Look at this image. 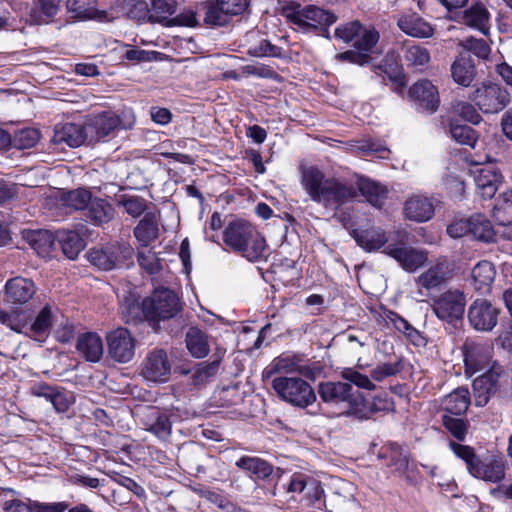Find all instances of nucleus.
Wrapping results in <instances>:
<instances>
[{
    "mask_svg": "<svg viewBox=\"0 0 512 512\" xmlns=\"http://www.w3.org/2000/svg\"><path fill=\"white\" fill-rule=\"evenodd\" d=\"M301 185L313 202L333 210L339 209L357 196L353 184L335 177H326L314 166L303 169Z\"/></svg>",
    "mask_w": 512,
    "mask_h": 512,
    "instance_id": "f257e3e1",
    "label": "nucleus"
},
{
    "mask_svg": "<svg viewBox=\"0 0 512 512\" xmlns=\"http://www.w3.org/2000/svg\"><path fill=\"white\" fill-rule=\"evenodd\" d=\"M222 241L227 251L238 254L251 263L266 258L268 245L265 237L255 225L245 219L229 221L222 231Z\"/></svg>",
    "mask_w": 512,
    "mask_h": 512,
    "instance_id": "f03ea898",
    "label": "nucleus"
},
{
    "mask_svg": "<svg viewBox=\"0 0 512 512\" xmlns=\"http://www.w3.org/2000/svg\"><path fill=\"white\" fill-rule=\"evenodd\" d=\"M509 373L500 364L494 362L492 366L473 380L472 388L474 401L477 407L487 405L492 396L510 398L512 393L508 388Z\"/></svg>",
    "mask_w": 512,
    "mask_h": 512,
    "instance_id": "7ed1b4c3",
    "label": "nucleus"
},
{
    "mask_svg": "<svg viewBox=\"0 0 512 512\" xmlns=\"http://www.w3.org/2000/svg\"><path fill=\"white\" fill-rule=\"evenodd\" d=\"M271 386L281 400L297 408L305 409L317 400L312 386L301 377L277 376Z\"/></svg>",
    "mask_w": 512,
    "mask_h": 512,
    "instance_id": "20e7f679",
    "label": "nucleus"
},
{
    "mask_svg": "<svg viewBox=\"0 0 512 512\" xmlns=\"http://www.w3.org/2000/svg\"><path fill=\"white\" fill-rule=\"evenodd\" d=\"M144 308L151 325H158L176 317L182 310V303L175 291L158 287L150 296L144 298Z\"/></svg>",
    "mask_w": 512,
    "mask_h": 512,
    "instance_id": "39448f33",
    "label": "nucleus"
},
{
    "mask_svg": "<svg viewBox=\"0 0 512 512\" xmlns=\"http://www.w3.org/2000/svg\"><path fill=\"white\" fill-rule=\"evenodd\" d=\"M237 468L247 472L255 480H260L267 486L270 495L276 496L279 491V483L286 474L285 470L273 466L270 462L256 456H241L236 462Z\"/></svg>",
    "mask_w": 512,
    "mask_h": 512,
    "instance_id": "423d86ee",
    "label": "nucleus"
},
{
    "mask_svg": "<svg viewBox=\"0 0 512 512\" xmlns=\"http://www.w3.org/2000/svg\"><path fill=\"white\" fill-rule=\"evenodd\" d=\"M468 99L484 114H497L511 102L509 91L499 83L482 82L469 95Z\"/></svg>",
    "mask_w": 512,
    "mask_h": 512,
    "instance_id": "0eeeda50",
    "label": "nucleus"
},
{
    "mask_svg": "<svg viewBox=\"0 0 512 512\" xmlns=\"http://www.w3.org/2000/svg\"><path fill=\"white\" fill-rule=\"evenodd\" d=\"M291 494V499L303 502L307 506L320 509L322 506L323 487L319 481L303 473H294L287 483L279 486L278 492Z\"/></svg>",
    "mask_w": 512,
    "mask_h": 512,
    "instance_id": "6e6552de",
    "label": "nucleus"
},
{
    "mask_svg": "<svg viewBox=\"0 0 512 512\" xmlns=\"http://www.w3.org/2000/svg\"><path fill=\"white\" fill-rule=\"evenodd\" d=\"M466 304V295L462 290L448 289L433 299L431 307L439 320L457 326L463 320Z\"/></svg>",
    "mask_w": 512,
    "mask_h": 512,
    "instance_id": "1a4fd4ad",
    "label": "nucleus"
},
{
    "mask_svg": "<svg viewBox=\"0 0 512 512\" xmlns=\"http://www.w3.org/2000/svg\"><path fill=\"white\" fill-rule=\"evenodd\" d=\"M134 124L135 119L133 116L123 122L115 113L104 111L85 122V131L88 133V145L100 142L118 128L132 129Z\"/></svg>",
    "mask_w": 512,
    "mask_h": 512,
    "instance_id": "9d476101",
    "label": "nucleus"
},
{
    "mask_svg": "<svg viewBox=\"0 0 512 512\" xmlns=\"http://www.w3.org/2000/svg\"><path fill=\"white\" fill-rule=\"evenodd\" d=\"M288 19L291 23L304 30L320 28L321 35L330 39L329 27L337 21L338 17L331 11L321 9L314 5H308L288 15Z\"/></svg>",
    "mask_w": 512,
    "mask_h": 512,
    "instance_id": "9b49d317",
    "label": "nucleus"
},
{
    "mask_svg": "<svg viewBox=\"0 0 512 512\" xmlns=\"http://www.w3.org/2000/svg\"><path fill=\"white\" fill-rule=\"evenodd\" d=\"M133 249L126 245H109L103 248H93L88 252L89 262L100 270L110 271L127 265L131 260Z\"/></svg>",
    "mask_w": 512,
    "mask_h": 512,
    "instance_id": "f8f14e48",
    "label": "nucleus"
},
{
    "mask_svg": "<svg viewBox=\"0 0 512 512\" xmlns=\"http://www.w3.org/2000/svg\"><path fill=\"white\" fill-rule=\"evenodd\" d=\"M408 98L417 111L429 115L434 114L441 103L437 86L428 79L413 83L408 90Z\"/></svg>",
    "mask_w": 512,
    "mask_h": 512,
    "instance_id": "ddd939ff",
    "label": "nucleus"
},
{
    "mask_svg": "<svg viewBox=\"0 0 512 512\" xmlns=\"http://www.w3.org/2000/svg\"><path fill=\"white\" fill-rule=\"evenodd\" d=\"M500 309L484 298H477L468 307L467 317L471 327L480 332L492 331L497 323Z\"/></svg>",
    "mask_w": 512,
    "mask_h": 512,
    "instance_id": "4468645a",
    "label": "nucleus"
},
{
    "mask_svg": "<svg viewBox=\"0 0 512 512\" xmlns=\"http://www.w3.org/2000/svg\"><path fill=\"white\" fill-rule=\"evenodd\" d=\"M109 357L118 363H128L135 355V339L124 327L110 331L106 336Z\"/></svg>",
    "mask_w": 512,
    "mask_h": 512,
    "instance_id": "2eb2a0df",
    "label": "nucleus"
},
{
    "mask_svg": "<svg viewBox=\"0 0 512 512\" xmlns=\"http://www.w3.org/2000/svg\"><path fill=\"white\" fill-rule=\"evenodd\" d=\"M171 372V363L167 352L155 349L150 352L143 362L141 374L152 382H165Z\"/></svg>",
    "mask_w": 512,
    "mask_h": 512,
    "instance_id": "dca6fc26",
    "label": "nucleus"
},
{
    "mask_svg": "<svg viewBox=\"0 0 512 512\" xmlns=\"http://www.w3.org/2000/svg\"><path fill=\"white\" fill-rule=\"evenodd\" d=\"M384 253L396 260L407 272L416 271L427 261L425 252L404 245L390 243L385 247Z\"/></svg>",
    "mask_w": 512,
    "mask_h": 512,
    "instance_id": "f3484780",
    "label": "nucleus"
},
{
    "mask_svg": "<svg viewBox=\"0 0 512 512\" xmlns=\"http://www.w3.org/2000/svg\"><path fill=\"white\" fill-rule=\"evenodd\" d=\"M36 293V286L31 279L14 277L5 284V301L13 307L28 303Z\"/></svg>",
    "mask_w": 512,
    "mask_h": 512,
    "instance_id": "a211bd4d",
    "label": "nucleus"
},
{
    "mask_svg": "<svg viewBox=\"0 0 512 512\" xmlns=\"http://www.w3.org/2000/svg\"><path fill=\"white\" fill-rule=\"evenodd\" d=\"M51 141L56 145L65 144L71 148L88 145V133L85 131V123H65L56 125Z\"/></svg>",
    "mask_w": 512,
    "mask_h": 512,
    "instance_id": "6ab92c4d",
    "label": "nucleus"
},
{
    "mask_svg": "<svg viewBox=\"0 0 512 512\" xmlns=\"http://www.w3.org/2000/svg\"><path fill=\"white\" fill-rule=\"evenodd\" d=\"M224 353L225 351L217 350L210 360L196 364L192 370L180 368V373L183 375L192 373L191 383L194 386L204 385L218 374Z\"/></svg>",
    "mask_w": 512,
    "mask_h": 512,
    "instance_id": "aec40b11",
    "label": "nucleus"
},
{
    "mask_svg": "<svg viewBox=\"0 0 512 512\" xmlns=\"http://www.w3.org/2000/svg\"><path fill=\"white\" fill-rule=\"evenodd\" d=\"M502 179V174L495 168L486 166L477 169L474 176L477 193L484 200L492 199L502 183Z\"/></svg>",
    "mask_w": 512,
    "mask_h": 512,
    "instance_id": "412c9836",
    "label": "nucleus"
},
{
    "mask_svg": "<svg viewBox=\"0 0 512 512\" xmlns=\"http://www.w3.org/2000/svg\"><path fill=\"white\" fill-rule=\"evenodd\" d=\"M496 276V269L492 262L482 260L471 270L470 285L482 295L489 294L492 290Z\"/></svg>",
    "mask_w": 512,
    "mask_h": 512,
    "instance_id": "4be33fe9",
    "label": "nucleus"
},
{
    "mask_svg": "<svg viewBox=\"0 0 512 512\" xmlns=\"http://www.w3.org/2000/svg\"><path fill=\"white\" fill-rule=\"evenodd\" d=\"M62 0H33L28 12L32 25H48L52 23L61 10Z\"/></svg>",
    "mask_w": 512,
    "mask_h": 512,
    "instance_id": "5701e85b",
    "label": "nucleus"
},
{
    "mask_svg": "<svg viewBox=\"0 0 512 512\" xmlns=\"http://www.w3.org/2000/svg\"><path fill=\"white\" fill-rule=\"evenodd\" d=\"M133 235L144 248H147L152 242L158 239L159 213L148 211L133 229Z\"/></svg>",
    "mask_w": 512,
    "mask_h": 512,
    "instance_id": "b1692460",
    "label": "nucleus"
},
{
    "mask_svg": "<svg viewBox=\"0 0 512 512\" xmlns=\"http://www.w3.org/2000/svg\"><path fill=\"white\" fill-rule=\"evenodd\" d=\"M450 71L454 82L462 87H469L477 75L474 59L469 54L457 56L451 65Z\"/></svg>",
    "mask_w": 512,
    "mask_h": 512,
    "instance_id": "393cba45",
    "label": "nucleus"
},
{
    "mask_svg": "<svg viewBox=\"0 0 512 512\" xmlns=\"http://www.w3.org/2000/svg\"><path fill=\"white\" fill-rule=\"evenodd\" d=\"M317 392L324 403L338 404L351 398L352 386L346 382H320Z\"/></svg>",
    "mask_w": 512,
    "mask_h": 512,
    "instance_id": "a878e982",
    "label": "nucleus"
},
{
    "mask_svg": "<svg viewBox=\"0 0 512 512\" xmlns=\"http://www.w3.org/2000/svg\"><path fill=\"white\" fill-rule=\"evenodd\" d=\"M404 212L410 220L426 222L433 217L435 210L430 198L414 196L405 202Z\"/></svg>",
    "mask_w": 512,
    "mask_h": 512,
    "instance_id": "bb28decb",
    "label": "nucleus"
},
{
    "mask_svg": "<svg viewBox=\"0 0 512 512\" xmlns=\"http://www.w3.org/2000/svg\"><path fill=\"white\" fill-rule=\"evenodd\" d=\"M462 20L466 26L488 35L490 13L482 2H474L469 8L465 9L462 13Z\"/></svg>",
    "mask_w": 512,
    "mask_h": 512,
    "instance_id": "cd10ccee",
    "label": "nucleus"
},
{
    "mask_svg": "<svg viewBox=\"0 0 512 512\" xmlns=\"http://www.w3.org/2000/svg\"><path fill=\"white\" fill-rule=\"evenodd\" d=\"M322 505L327 512H361V505L352 493L343 494L333 491L324 496Z\"/></svg>",
    "mask_w": 512,
    "mask_h": 512,
    "instance_id": "c85d7f7f",
    "label": "nucleus"
},
{
    "mask_svg": "<svg viewBox=\"0 0 512 512\" xmlns=\"http://www.w3.org/2000/svg\"><path fill=\"white\" fill-rule=\"evenodd\" d=\"M76 349L86 361L95 363L103 355V342L97 333L86 332L78 337Z\"/></svg>",
    "mask_w": 512,
    "mask_h": 512,
    "instance_id": "c756f323",
    "label": "nucleus"
},
{
    "mask_svg": "<svg viewBox=\"0 0 512 512\" xmlns=\"http://www.w3.org/2000/svg\"><path fill=\"white\" fill-rule=\"evenodd\" d=\"M357 189L367 202L378 208L384 204L388 196V189L385 185L366 177L358 179Z\"/></svg>",
    "mask_w": 512,
    "mask_h": 512,
    "instance_id": "7c9ffc66",
    "label": "nucleus"
},
{
    "mask_svg": "<svg viewBox=\"0 0 512 512\" xmlns=\"http://www.w3.org/2000/svg\"><path fill=\"white\" fill-rule=\"evenodd\" d=\"M398 27L405 34L416 38H429L434 28L417 14L404 15L398 20Z\"/></svg>",
    "mask_w": 512,
    "mask_h": 512,
    "instance_id": "2f4dec72",
    "label": "nucleus"
},
{
    "mask_svg": "<svg viewBox=\"0 0 512 512\" xmlns=\"http://www.w3.org/2000/svg\"><path fill=\"white\" fill-rule=\"evenodd\" d=\"M470 392L465 386H460L449 393L444 400V413L455 416H463L466 414L470 403Z\"/></svg>",
    "mask_w": 512,
    "mask_h": 512,
    "instance_id": "473e14b6",
    "label": "nucleus"
},
{
    "mask_svg": "<svg viewBox=\"0 0 512 512\" xmlns=\"http://www.w3.org/2000/svg\"><path fill=\"white\" fill-rule=\"evenodd\" d=\"M115 209L107 200L92 197L86 208V217L94 225H103L114 218Z\"/></svg>",
    "mask_w": 512,
    "mask_h": 512,
    "instance_id": "72a5a7b5",
    "label": "nucleus"
},
{
    "mask_svg": "<svg viewBox=\"0 0 512 512\" xmlns=\"http://www.w3.org/2000/svg\"><path fill=\"white\" fill-rule=\"evenodd\" d=\"M96 0H67V11L73 14L75 19L86 20L98 18L101 21L107 19L105 11H98L96 9Z\"/></svg>",
    "mask_w": 512,
    "mask_h": 512,
    "instance_id": "f704fd0d",
    "label": "nucleus"
},
{
    "mask_svg": "<svg viewBox=\"0 0 512 512\" xmlns=\"http://www.w3.org/2000/svg\"><path fill=\"white\" fill-rule=\"evenodd\" d=\"M53 324V314L52 307L49 304H46L38 313L33 323L28 326L26 323V327L23 329L21 334H24L27 337L33 339H39L41 337H45L52 327Z\"/></svg>",
    "mask_w": 512,
    "mask_h": 512,
    "instance_id": "c9c22d12",
    "label": "nucleus"
},
{
    "mask_svg": "<svg viewBox=\"0 0 512 512\" xmlns=\"http://www.w3.org/2000/svg\"><path fill=\"white\" fill-rule=\"evenodd\" d=\"M186 347L192 357L205 358L210 352L208 335L198 327H190L185 336Z\"/></svg>",
    "mask_w": 512,
    "mask_h": 512,
    "instance_id": "e433bc0d",
    "label": "nucleus"
},
{
    "mask_svg": "<svg viewBox=\"0 0 512 512\" xmlns=\"http://www.w3.org/2000/svg\"><path fill=\"white\" fill-rule=\"evenodd\" d=\"M145 430L165 441L172 433V421L166 412L154 411L144 422Z\"/></svg>",
    "mask_w": 512,
    "mask_h": 512,
    "instance_id": "4c0bfd02",
    "label": "nucleus"
},
{
    "mask_svg": "<svg viewBox=\"0 0 512 512\" xmlns=\"http://www.w3.org/2000/svg\"><path fill=\"white\" fill-rule=\"evenodd\" d=\"M403 59L407 67L415 71H423L430 62L429 50L418 44L405 43L402 47Z\"/></svg>",
    "mask_w": 512,
    "mask_h": 512,
    "instance_id": "58836bf2",
    "label": "nucleus"
},
{
    "mask_svg": "<svg viewBox=\"0 0 512 512\" xmlns=\"http://www.w3.org/2000/svg\"><path fill=\"white\" fill-rule=\"evenodd\" d=\"M449 269L445 263H437L424 271L416 280L426 290L437 289L449 279Z\"/></svg>",
    "mask_w": 512,
    "mask_h": 512,
    "instance_id": "ea45409f",
    "label": "nucleus"
},
{
    "mask_svg": "<svg viewBox=\"0 0 512 512\" xmlns=\"http://www.w3.org/2000/svg\"><path fill=\"white\" fill-rule=\"evenodd\" d=\"M56 238L63 253L71 260L76 259L85 247L84 239L73 230H59L56 232Z\"/></svg>",
    "mask_w": 512,
    "mask_h": 512,
    "instance_id": "a19ab883",
    "label": "nucleus"
},
{
    "mask_svg": "<svg viewBox=\"0 0 512 512\" xmlns=\"http://www.w3.org/2000/svg\"><path fill=\"white\" fill-rule=\"evenodd\" d=\"M353 237L356 243L367 252L377 251L387 242L386 234L382 229L354 231Z\"/></svg>",
    "mask_w": 512,
    "mask_h": 512,
    "instance_id": "79ce46f5",
    "label": "nucleus"
},
{
    "mask_svg": "<svg viewBox=\"0 0 512 512\" xmlns=\"http://www.w3.org/2000/svg\"><path fill=\"white\" fill-rule=\"evenodd\" d=\"M481 474L478 479L490 483H499L505 477V464L501 457L486 456L479 467Z\"/></svg>",
    "mask_w": 512,
    "mask_h": 512,
    "instance_id": "37998d69",
    "label": "nucleus"
},
{
    "mask_svg": "<svg viewBox=\"0 0 512 512\" xmlns=\"http://www.w3.org/2000/svg\"><path fill=\"white\" fill-rule=\"evenodd\" d=\"M471 235L483 243L496 242V232L487 217L483 214L470 216Z\"/></svg>",
    "mask_w": 512,
    "mask_h": 512,
    "instance_id": "c03bdc74",
    "label": "nucleus"
},
{
    "mask_svg": "<svg viewBox=\"0 0 512 512\" xmlns=\"http://www.w3.org/2000/svg\"><path fill=\"white\" fill-rule=\"evenodd\" d=\"M204 12V23L209 26H224L230 20L222 5V0H207L201 4Z\"/></svg>",
    "mask_w": 512,
    "mask_h": 512,
    "instance_id": "a18cd8bd",
    "label": "nucleus"
},
{
    "mask_svg": "<svg viewBox=\"0 0 512 512\" xmlns=\"http://www.w3.org/2000/svg\"><path fill=\"white\" fill-rule=\"evenodd\" d=\"M441 423L447 432L455 439V442H465L470 427L468 419L462 418L461 416L442 414Z\"/></svg>",
    "mask_w": 512,
    "mask_h": 512,
    "instance_id": "49530a36",
    "label": "nucleus"
},
{
    "mask_svg": "<svg viewBox=\"0 0 512 512\" xmlns=\"http://www.w3.org/2000/svg\"><path fill=\"white\" fill-rule=\"evenodd\" d=\"M389 458V465L400 473H405L408 470L410 457L408 450L399 445L397 442H388L384 447Z\"/></svg>",
    "mask_w": 512,
    "mask_h": 512,
    "instance_id": "de8ad7c7",
    "label": "nucleus"
},
{
    "mask_svg": "<svg viewBox=\"0 0 512 512\" xmlns=\"http://www.w3.org/2000/svg\"><path fill=\"white\" fill-rule=\"evenodd\" d=\"M492 216L500 226L512 224V190L502 193L496 199Z\"/></svg>",
    "mask_w": 512,
    "mask_h": 512,
    "instance_id": "09e8293b",
    "label": "nucleus"
},
{
    "mask_svg": "<svg viewBox=\"0 0 512 512\" xmlns=\"http://www.w3.org/2000/svg\"><path fill=\"white\" fill-rule=\"evenodd\" d=\"M380 35L375 29H364L362 30L359 37L353 43V48L358 50L360 53H364L367 56V60L371 63L373 57L372 54H380V51L376 50L377 43L379 42Z\"/></svg>",
    "mask_w": 512,
    "mask_h": 512,
    "instance_id": "8fccbe9b",
    "label": "nucleus"
},
{
    "mask_svg": "<svg viewBox=\"0 0 512 512\" xmlns=\"http://www.w3.org/2000/svg\"><path fill=\"white\" fill-rule=\"evenodd\" d=\"M480 345L466 343L463 347L464 367L466 375L472 376L483 368L485 357Z\"/></svg>",
    "mask_w": 512,
    "mask_h": 512,
    "instance_id": "3c124183",
    "label": "nucleus"
},
{
    "mask_svg": "<svg viewBox=\"0 0 512 512\" xmlns=\"http://www.w3.org/2000/svg\"><path fill=\"white\" fill-rule=\"evenodd\" d=\"M92 197L90 190L77 188L64 192L61 196V202L63 206L75 211L86 210Z\"/></svg>",
    "mask_w": 512,
    "mask_h": 512,
    "instance_id": "603ef678",
    "label": "nucleus"
},
{
    "mask_svg": "<svg viewBox=\"0 0 512 512\" xmlns=\"http://www.w3.org/2000/svg\"><path fill=\"white\" fill-rule=\"evenodd\" d=\"M451 137L459 144L474 148L478 141V133L472 127L451 120L449 124Z\"/></svg>",
    "mask_w": 512,
    "mask_h": 512,
    "instance_id": "864d4df0",
    "label": "nucleus"
},
{
    "mask_svg": "<svg viewBox=\"0 0 512 512\" xmlns=\"http://www.w3.org/2000/svg\"><path fill=\"white\" fill-rule=\"evenodd\" d=\"M386 316L395 329L404 334L411 343L419 345L422 342L423 337L421 336V333L400 314L389 311Z\"/></svg>",
    "mask_w": 512,
    "mask_h": 512,
    "instance_id": "5fc2aeb1",
    "label": "nucleus"
},
{
    "mask_svg": "<svg viewBox=\"0 0 512 512\" xmlns=\"http://www.w3.org/2000/svg\"><path fill=\"white\" fill-rule=\"evenodd\" d=\"M28 241L39 255H44L54 249L57 238L48 230H37L29 235Z\"/></svg>",
    "mask_w": 512,
    "mask_h": 512,
    "instance_id": "6e6d98bb",
    "label": "nucleus"
},
{
    "mask_svg": "<svg viewBox=\"0 0 512 512\" xmlns=\"http://www.w3.org/2000/svg\"><path fill=\"white\" fill-rule=\"evenodd\" d=\"M346 402L348 403V409L342 413L344 416L354 417L358 420H366L369 419L374 412L370 403L362 396L354 397L351 393L350 400Z\"/></svg>",
    "mask_w": 512,
    "mask_h": 512,
    "instance_id": "4d7b16f0",
    "label": "nucleus"
},
{
    "mask_svg": "<svg viewBox=\"0 0 512 512\" xmlns=\"http://www.w3.org/2000/svg\"><path fill=\"white\" fill-rule=\"evenodd\" d=\"M122 314L126 323L137 325L144 320L148 321L144 308V299L139 303L136 299H127L122 306Z\"/></svg>",
    "mask_w": 512,
    "mask_h": 512,
    "instance_id": "13d9d810",
    "label": "nucleus"
},
{
    "mask_svg": "<svg viewBox=\"0 0 512 512\" xmlns=\"http://www.w3.org/2000/svg\"><path fill=\"white\" fill-rule=\"evenodd\" d=\"M40 140V133L34 128H24L16 131L12 136L11 147L19 150L34 147Z\"/></svg>",
    "mask_w": 512,
    "mask_h": 512,
    "instance_id": "bf43d9fd",
    "label": "nucleus"
},
{
    "mask_svg": "<svg viewBox=\"0 0 512 512\" xmlns=\"http://www.w3.org/2000/svg\"><path fill=\"white\" fill-rule=\"evenodd\" d=\"M176 0H151V18L155 22H167L169 17L176 11Z\"/></svg>",
    "mask_w": 512,
    "mask_h": 512,
    "instance_id": "052dcab7",
    "label": "nucleus"
},
{
    "mask_svg": "<svg viewBox=\"0 0 512 512\" xmlns=\"http://www.w3.org/2000/svg\"><path fill=\"white\" fill-rule=\"evenodd\" d=\"M476 107L477 106L471 101H455L452 103L453 112L462 120L470 122L473 125H478L483 120Z\"/></svg>",
    "mask_w": 512,
    "mask_h": 512,
    "instance_id": "680f3d73",
    "label": "nucleus"
},
{
    "mask_svg": "<svg viewBox=\"0 0 512 512\" xmlns=\"http://www.w3.org/2000/svg\"><path fill=\"white\" fill-rule=\"evenodd\" d=\"M404 369L403 357H396L394 362L382 363L371 370V378L380 382L387 377L395 376Z\"/></svg>",
    "mask_w": 512,
    "mask_h": 512,
    "instance_id": "e2e57ef3",
    "label": "nucleus"
},
{
    "mask_svg": "<svg viewBox=\"0 0 512 512\" xmlns=\"http://www.w3.org/2000/svg\"><path fill=\"white\" fill-rule=\"evenodd\" d=\"M137 261L139 266L149 275H156L162 270L161 259L152 249L138 251Z\"/></svg>",
    "mask_w": 512,
    "mask_h": 512,
    "instance_id": "0e129e2a",
    "label": "nucleus"
},
{
    "mask_svg": "<svg viewBox=\"0 0 512 512\" xmlns=\"http://www.w3.org/2000/svg\"><path fill=\"white\" fill-rule=\"evenodd\" d=\"M402 70L403 68L398 64L397 56L393 51L387 52L381 62L378 65L373 66V71L377 75L385 74L388 79Z\"/></svg>",
    "mask_w": 512,
    "mask_h": 512,
    "instance_id": "69168bd1",
    "label": "nucleus"
},
{
    "mask_svg": "<svg viewBox=\"0 0 512 512\" xmlns=\"http://www.w3.org/2000/svg\"><path fill=\"white\" fill-rule=\"evenodd\" d=\"M119 205L123 206L126 213L133 218H138L147 211V201L140 196H122Z\"/></svg>",
    "mask_w": 512,
    "mask_h": 512,
    "instance_id": "338daca9",
    "label": "nucleus"
},
{
    "mask_svg": "<svg viewBox=\"0 0 512 512\" xmlns=\"http://www.w3.org/2000/svg\"><path fill=\"white\" fill-rule=\"evenodd\" d=\"M362 30V24L358 20H355L337 27L334 36L337 39L343 40L346 44L354 43L356 38L360 36Z\"/></svg>",
    "mask_w": 512,
    "mask_h": 512,
    "instance_id": "774afa93",
    "label": "nucleus"
}]
</instances>
